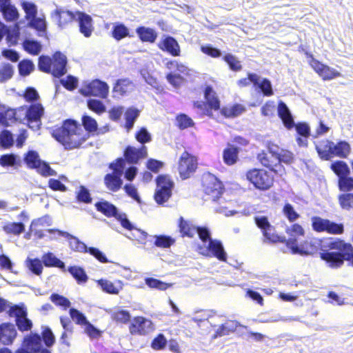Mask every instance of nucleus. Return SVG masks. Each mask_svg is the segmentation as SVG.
<instances>
[{
  "instance_id": "nucleus-16",
  "label": "nucleus",
  "mask_w": 353,
  "mask_h": 353,
  "mask_svg": "<svg viewBox=\"0 0 353 353\" xmlns=\"http://www.w3.org/2000/svg\"><path fill=\"white\" fill-rule=\"evenodd\" d=\"M52 15L55 17L58 26L63 29L72 26L76 21L77 10L72 12L63 8H57L54 10Z\"/></svg>"
},
{
  "instance_id": "nucleus-50",
  "label": "nucleus",
  "mask_w": 353,
  "mask_h": 353,
  "mask_svg": "<svg viewBox=\"0 0 353 353\" xmlns=\"http://www.w3.org/2000/svg\"><path fill=\"white\" fill-rule=\"evenodd\" d=\"M76 200L79 203H90L92 201L89 190L84 186L80 185L76 192Z\"/></svg>"
},
{
  "instance_id": "nucleus-38",
  "label": "nucleus",
  "mask_w": 353,
  "mask_h": 353,
  "mask_svg": "<svg viewBox=\"0 0 353 353\" xmlns=\"http://www.w3.org/2000/svg\"><path fill=\"white\" fill-rule=\"evenodd\" d=\"M23 111V108L21 106L16 109H7L3 112L4 126L7 127L10 123L19 121L21 123V112Z\"/></svg>"
},
{
  "instance_id": "nucleus-33",
  "label": "nucleus",
  "mask_w": 353,
  "mask_h": 353,
  "mask_svg": "<svg viewBox=\"0 0 353 353\" xmlns=\"http://www.w3.org/2000/svg\"><path fill=\"white\" fill-rule=\"evenodd\" d=\"M178 228L182 237L193 238L196 233V225L190 220H185L183 216L178 219Z\"/></svg>"
},
{
  "instance_id": "nucleus-52",
  "label": "nucleus",
  "mask_w": 353,
  "mask_h": 353,
  "mask_svg": "<svg viewBox=\"0 0 353 353\" xmlns=\"http://www.w3.org/2000/svg\"><path fill=\"white\" fill-rule=\"evenodd\" d=\"M129 34V30L128 28L123 23H119L115 25L112 30V35L114 39L117 41H120L123 38L128 37Z\"/></svg>"
},
{
  "instance_id": "nucleus-23",
  "label": "nucleus",
  "mask_w": 353,
  "mask_h": 353,
  "mask_svg": "<svg viewBox=\"0 0 353 353\" xmlns=\"http://www.w3.org/2000/svg\"><path fill=\"white\" fill-rule=\"evenodd\" d=\"M52 219L48 215L43 216L31 223L30 230L37 239H42L44 236L45 228L51 225Z\"/></svg>"
},
{
  "instance_id": "nucleus-49",
  "label": "nucleus",
  "mask_w": 353,
  "mask_h": 353,
  "mask_svg": "<svg viewBox=\"0 0 353 353\" xmlns=\"http://www.w3.org/2000/svg\"><path fill=\"white\" fill-rule=\"evenodd\" d=\"M50 299L55 305L61 307L64 310L70 307L71 305L68 298L57 293H52L50 296Z\"/></svg>"
},
{
  "instance_id": "nucleus-19",
  "label": "nucleus",
  "mask_w": 353,
  "mask_h": 353,
  "mask_svg": "<svg viewBox=\"0 0 353 353\" xmlns=\"http://www.w3.org/2000/svg\"><path fill=\"white\" fill-rule=\"evenodd\" d=\"M147 156V148L145 145H141L138 148L128 145L123 151L125 160L131 164L137 163L140 160L145 159Z\"/></svg>"
},
{
  "instance_id": "nucleus-55",
  "label": "nucleus",
  "mask_w": 353,
  "mask_h": 353,
  "mask_svg": "<svg viewBox=\"0 0 353 353\" xmlns=\"http://www.w3.org/2000/svg\"><path fill=\"white\" fill-rule=\"evenodd\" d=\"M21 6L26 13L25 18L27 20L30 21V19L37 17V9L36 5L34 3L23 1L21 3Z\"/></svg>"
},
{
  "instance_id": "nucleus-9",
  "label": "nucleus",
  "mask_w": 353,
  "mask_h": 353,
  "mask_svg": "<svg viewBox=\"0 0 353 353\" xmlns=\"http://www.w3.org/2000/svg\"><path fill=\"white\" fill-rule=\"evenodd\" d=\"M302 51L304 52L306 57L309 59L308 63L310 67L323 81H330L341 76L340 72L321 63L320 61L315 59L311 52L304 49H302Z\"/></svg>"
},
{
  "instance_id": "nucleus-27",
  "label": "nucleus",
  "mask_w": 353,
  "mask_h": 353,
  "mask_svg": "<svg viewBox=\"0 0 353 353\" xmlns=\"http://www.w3.org/2000/svg\"><path fill=\"white\" fill-rule=\"evenodd\" d=\"M333 141L327 139L320 141L315 145V149L323 161H330L332 159Z\"/></svg>"
},
{
  "instance_id": "nucleus-36",
  "label": "nucleus",
  "mask_w": 353,
  "mask_h": 353,
  "mask_svg": "<svg viewBox=\"0 0 353 353\" xmlns=\"http://www.w3.org/2000/svg\"><path fill=\"white\" fill-rule=\"evenodd\" d=\"M133 82L128 78L118 79L113 86V92L121 96L126 94L134 88Z\"/></svg>"
},
{
  "instance_id": "nucleus-59",
  "label": "nucleus",
  "mask_w": 353,
  "mask_h": 353,
  "mask_svg": "<svg viewBox=\"0 0 353 353\" xmlns=\"http://www.w3.org/2000/svg\"><path fill=\"white\" fill-rule=\"evenodd\" d=\"M69 313L70 317L77 325H85L88 322L85 316L77 309L70 308Z\"/></svg>"
},
{
  "instance_id": "nucleus-30",
  "label": "nucleus",
  "mask_w": 353,
  "mask_h": 353,
  "mask_svg": "<svg viewBox=\"0 0 353 353\" xmlns=\"http://www.w3.org/2000/svg\"><path fill=\"white\" fill-rule=\"evenodd\" d=\"M332 159L338 157L339 159H347L351 154L352 148L350 144L344 140L337 141L336 143L333 142Z\"/></svg>"
},
{
  "instance_id": "nucleus-8",
  "label": "nucleus",
  "mask_w": 353,
  "mask_h": 353,
  "mask_svg": "<svg viewBox=\"0 0 353 353\" xmlns=\"http://www.w3.org/2000/svg\"><path fill=\"white\" fill-rule=\"evenodd\" d=\"M23 108L21 111V123L26 121V123L30 128L39 129L41 125V117L44 114V108L39 103H33L29 106H21Z\"/></svg>"
},
{
  "instance_id": "nucleus-57",
  "label": "nucleus",
  "mask_w": 353,
  "mask_h": 353,
  "mask_svg": "<svg viewBox=\"0 0 353 353\" xmlns=\"http://www.w3.org/2000/svg\"><path fill=\"white\" fill-rule=\"evenodd\" d=\"M341 207L347 210L353 208V193H345L339 196Z\"/></svg>"
},
{
  "instance_id": "nucleus-14",
  "label": "nucleus",
  "mask_w": 353,
  "mask_h": 353,
  "mask_svg": "<svg viewBox=\"0 0 353 353\" xmlns=\"http://www.w3.org/2000/svg\"><path fill=\"white\" fill-rule=\"evenodd\" d=\"M81 93L85 97L93 96L101 99H106L109 93V86L104 81L94 79L83 87Z\"/></svg>"
},
{
  "instance_id": "nucleus-62",
  "label": "nucleus",
  "mask_w": 353,
  "mask_h": 353,
  "mask_svg": "<svg viewBox=\"0 0 353 353\" xmlns=\"http://www.w3.org/2000/svg\"><path fill=\"white\" fill-rule=\"evenodd\" d=\"M42 261L39 259L27 260V265L29 270L36 275H40L43 271Z\"/></svg>"
},
{
  "instance_id": "nucleus-63",
  "label": "nucleus",
  "mask_w": 353,
  "mask_h": 353,
  "mask_svg": "<svg viewBox=\"0 0 353 353\" xmlns=\"http://www.w3.org/2000/svg\"><path fill=\"white\" fill-rule=\"evenodd\" d=\"M125 160L123 158H117L114 161L109 165V168L112 170V172L119 175H122L125 166Z\"/></svg>"
},
{
  "instance_id": "nucleus-42",
  "label": "nucleus",
  "mask_w": 353,
  "mask_h": 353,
  "mask_svg": "<svg viewBox=\"0 0 353 353\" xmlns=\"http://www.w3.org/2000/svg\"><path fill=\"white\" fill-rule=\"evenodd\" d=\"M145 319L143 316H136L129 325V330L131 334H145L146 331L145 329Z\"/></svg>"
},
{
  "instance_id": "nucleus-24",
  "label": "nucleus",
  "mask_w": 353,
  "mask_h": 353,
  "mask_svg": "<svg viewBox=\"0 0 353 353\" xmlns=\"http://www.w3.org/2000/svg\"><path fill=\"white\" fill-rule=\"evenodd\" d=\"M14 325L10 323L0 324V342L3 345H11L17 337Z\"/></svg>"
},
{
  "instance_id": "nucleus-34",
  "label": "nucleus",
  "mask_w": 353,
  "mask_h": 353,
  "mask_svg": "<svg viewBox=\"0 0 353 353\" xmlns=\"http://www.w3.org/2000/svg\"><path fill=\"white\" fill-rule=\"evenodd\" d=\"M121 176L113 172L105 174L104 184L107 189L114 192L119 191L123 185Z\"/></svg>"
},
{
  "instance_id": "nucleus-54",
  "label": "nucleus",
  "mask_w": 353,
  "mask_h": 353,
  "mask_svg": "<svg viewBox=\"0 0 353 353\" xmlns=\"http://www.w3.org/2000/svg\"><path fill=\"white\" fill-rule=\"evenodd\" d=\"M338 187L341 191L350 192L353 190V176L345 175L338 179Z\"/></svg>"
},
{
  "instance_id": "nucleus-41",
  "label": "nucleus",
  "mask_w": 353,
  "mask_h": 353,
  "mask_svg": "<svg viewBox=\"0 0 353 353\" xmlns=\"http://www.w3.org/2000/svg\"><path fill=\"white\" fill-rule=\"evenodd\" d=\"M140 115V110L137 108L130 107L127 108L125 112V124L124 128L129 132L134 126V122Z\"/></svg>"
},
{
  "instance_id": "nucleus-56",
  "label": "nucleus",
  "mask_w": 353,
  "mask_h": 353,
  "mask_svg": "<svg viewBox=\"0 0 353 353\" xmlns=\"http://www.w3.org/2000/svg\"><path fill=\"white\" fill-rule=\"evenodd\" d=\"M41 341H43L47 347H52L55 343V336L51 329L48 327L43 328L41 332Z\"/></svg>"
},
{
  "instance_id": "nucleus-39",
  "label": "nucleus",
  "mask_w": 353,
  "mask_h": 353,
  "mask_svg": "<svg viewBox=\"0 0 353 353\" xmlns=\"http://www.w3.org/2000/svg\"><path fill=\"white\" fill-rule=\"evenodd\" d=\"M41 259L46 267L58 268L63 271H65V263L56 257L52 252H48L43 254Z\"/></svg>"
},
{
  "instance_id": "nucleus-2",
  "label": "nucleus",
  "mask_w": 353,
  "mask_h": 353,
  "mask_svg": "<svg viewBox=\"0 0 353 353\" xmlns=\"http://www.w3.org/2000/svg\"><path fill=\"white\" fill-rule=\"evenodd\" d=\"M327 244L328 250L320 252V258L332 269L341 268L345 261H351L353 266V245L341 239H332Z\"/></svg>"
},
{
  "instance_id": "nucleus-25",
  "label": "nucleus",
  "mask_w": 353,
  "mask_h": 353,
  "mask_svg": "<svg viewBox=\"0 0 353 353\" xmlns=\"http://www.w3.org/2000/svg\"><path fill=\"white\" fill-rule=\"evenodd\" d=\"M21 346L34 353H37L43 349L41 335L31 332L23 338Z\"/></svg>"
},
{
  "instance_id": "nucleus-51",
  "label": "nucleus",
  "mask_w": 353,
  "mask_h": 353,
  "mask_svg": "<svg viewBox=\"0 0 353 353\" xmlns=\"http://www.w3.org/2000/svg\"><path fill=\"white\" fill-rule=\"evenodd\" d=\"M176 125L180 130L193 127L194 122L185 114H179L176 117Z\"/></svg>"
},
{
  "instance_id": "nucleus-28",
  "label": "nucleus",
  "mask_w": 353,
  "mask_h": 353,
  "mask_svg": "<svg viewBox=\"0 0 353 353\" xmlns=\"http://www.w3.org/2000/svg\"><path fill=\"white\" fill-rule=\"evenodd\" d=\"M158 46L163 51L167 52L173 57H179L181 54L180 46L176 40L172 37H167L159 42Z\"/></svg>"
},
{
  "instance_id": "nucleus-20",
  "label": "nucleus",
  "mask_w": 353,
  "mask_h": 353,
  "mask_svg": "<svg viewBox=\"0 0 353 353\" xmlns=\"http://www.w3.org/2000/svg\"><path fill=\"white\" fill-rule=\"evenodd\" d=\"M256 159L262 166L267 168L274 174H278L280 171V169H277L279 165L277 154L262 151L257 154Z\"/></svg>"
},
{
  "instance_id": "nucleus-1",
  "label": "nucleus",
  "mask_w": 353,
  "mask_h": 353,
  "mask_svg": "<svg viewBox=\"0 0 353 353\" xmlns=\"http://www.w3.org/2000/svg\"><path fill=\"white\" fill-rule=\"evenodd\" d=\"M105 128L104 131H101L98 128L97 122L94 118L83 115L81 124L74 119H66L62 121L61 125L54 126L50 131V134L65 150H72L83 148L91 137L109 130L108 126Z\"/></svg>"
},
{
  "instance_id": "nucleus-13",
  "label": "nucleus",
  "mask_w": 353,
  "mask_h": 353,
  "mask_svg": "<svg viewBox=\"0 0 353 353\" xmlns=\"http://www.w3.org/2000/svg\"><path fill=\"white\" fill-rule=\"evenodd\" d=\"M8 314L10 317H15V323L19 331L28 332L32 328V323L27 318V311L23 306L14 305L10 306Z\"/></svg>"
},
{
  "instance_id": "nucleus-15",
  "label": "nucleus",
  "mask_w": 353,
  "mask_h": 353,
  "mask_svg": "<svg viewBox=\"0 0 353 353\" xmlns=\"http://www.w3.org/2000/svg\"><path fill=\"white\" fill-rule=\"evenodd\" d=\"M203 97L205 102V115L213 117V112L221 110V100L211 85H206L203 90Z\"/></svg>"
},
{
  "instance_id": "nucleus-7",
  "label": "nucleus",
  "mask_w": 353,
  "mask_h": 353,
  "mask_svg": "<svg viewBox=\"0 0 353 353\" xmlns=\"http://www.w3.org/2000/svg\"><path fill=\"white\" fill-rule=\"evenodd\" d=\"M156 203L165 205L172 195L174 183L168 174H160L156 177Z\"/></svg>"
},
{
  "instance_id": "nucleus-48",
  "label": "nucleus",
  "mask_w": 353,
  "mask_h": 353,
  "mask_svg": "<svg viewBox=\"0 0 353 353\" xmlns=\"http://www.w3.org/2000/svg\"><path fill=\"white\" fill-rule=\"evenodd\" d=\"M131 316L128 311L119 310L111 314V319L117 323L126 324L130 320Z\"/></svg>"
},
{
  "instance_id": "nucleus-26",
  "label": "nucleus",
  "mask_w": 353,
  "mask_h": 353,
  "mask_svg": "<svg viewBox=\"0 0 353 353\" xmlns=\"http://www.w3.org/2000/svg\"><path fill=\"white\" fill-rule=\"evenodd\" d=\"M0 12L7 21H15L19 17L18 10L11 0H0Z\"/></svg>"
},
{
  "instance_id": "nucleus-21",
  "label": "nucleus",
  "mask_w": 353,
  "mask_h": 353,
  "mask_svg": "<svg viewBox=\"0 0 353 353\" xmlns=\"http://www.w3.org/2000/svg\"><path fill=\"white\" fill-rule=\"evenodd\" d=\"M206 254L205 256L214 257L220 261L226 262L228 256L222 243L217 239L210 240L206 248Z\"/></svg>"
},
{
  "instance_id": "nucleus-64",
  "label": "nucleus",
  "mask_w": 353,
  "mask_h": 353,
  "mask_svg": "<svg viewBox=\"0 0 353 353\" xmlns=\"http://www.w3.org/2000/svg\"><path fill=\"white\" fill-rule=\"evenodd\" d=\"M19 72L21 76H27L34 70V64L32 61L22 60L18 65Z\"/></svg>"
},
{
  "instance_id": "nucleus-32",
  "label": "nucleus",
  "mask_w": 353,
  "mask_h": 353,
  "mask_svg": "<svg viewBox=\"0 0 353 353\" xmlns=\"http://www.w3.org/2000/svg\"><path fill=\"white\" fill-rule=\"evenodd\" d=\"M239 149L228 143L227 147L223 150V161L227 165L231 166L237 163L239 160Z\"/></svg>"
},
{
  "instance_id": "nucleus-3",
  "label": "nucleus",
  "mask_w": 353,
  "mask_h": 353,
  "mask_svg": "<svg viewBox=\"0 0 353 353\" xmlns=\"http://www.w3.org/2000/svg\"><path fill=\"white\" fill-rule=\"evenodd\" d=\"M66 57L60 52H56L51 57L45 55L40 56L38 68L39 70L59 78L66 73Z\"/></svg>"
},
{
  "instance_id": "nucleus-11",
  "label": "nucleus",
  "mask_w": 353,
  "mask_h": 353,
  "mask_svg": "<svg viewBox=\"0 0 353 353\" xmlns=\"http://www.w3.org/2000/svg\"><path fill=\"white\" fill-rule=\"evenodd\" d=\"M256 225L261 230L264 237V241L268 243H283L284 236H279L275 232V228L272 225L265 216H257L254 218Z\"/></svg>"
},
{
  "instance_id": "nucleus-22",
  "label": "nucleus",
  "mask_w": 353,
  "mask_h": 353,
  "mask_svg": "<svg viewBox=\"0 0 353 353\" xmlns=\"http://www.w3.org/2000/svg\"><path fill=\"white\" fill-rule=\"evenodd\" d=\"M239 325L240 324L237 321L227 319L223 323L217 327L210 338L211 339H216L229 335L236 332Z\"/></svg>"
},
{
  "instance_id": "nucleus-35",
  "label": "nucleus",
  "mask_w": 353,
  "mask_h": 353,
  "mask_svg": "<svg viewBox=\"0 0 353 353\" xmlns=\"http://www.w3.org/2000/svg\"><path fill=\"white\" fill-rule=\"evenodd\" d=\"M94 206L98 212L108 218H115L119 213L117 207L107 201L97 202Z\"/></svg>"
},
{
  "instance_id": "nucleus-58",
  "label": "nucleus",
  "mask_w": 353,
  "mask_h": 353,
  "mask_svg": "<svg viewBox=\"0 0 353 353\" xmlns=\"http://www.w3.org/2000/svg\"><path fill=\"white\" fill-rule=\"evenodd\" d=\"M137 33L142 41L152 42L154 40L153 31L149 28L141 26L137 28Z\"/></svg>"
},
{
  "instance_id": "nucleus-60",
  "label": "nucleus",
  "mask_w": 353,
  "mask_h": 353,
  "mask_svg": "<svg viewBox=\"0 0 353 353\" xmlns=\"http://www.w3.org/2000/svg\"><path fill=\"white\" fill-rule=\"evenodd\" d=\"M283 213L290 222H294L300 217L299 214L295 211L294 207L289 203L284 205Z\"/></svg>"
},
{
  "instance_id": "nucleus-12",
  "label": "nucleus",
  "mask_w": 353,
  "mask_h": 353,
  "mask_svg": "<svg viewBox=\"0 0 353 353\" xmlns=\"http://www.w3.org/2000/svg\"><path fill=\"white\" fill-rule=\"evenodd\" d=\"M198 165L197 159L188 151H184L178 161V171L180 177L187 179L196 171Z\"/></svg>"
},
{
  "instance_id": "nucleus-31",
  "label": "nucleus",
  "mask_w": 353,
  "mask_h": 353,
  "mask_svg": "<svg viewBox=\"0 0 353 353\" xmlns=\"http://www.w3.org/2000/svg\"><path fill=\"white\" fill-rule=\"evenodd\" d=\"M244 105L234 103L231 105H224L219 110L220 114L226 119H233L242 114L245 111Z\"/></svg>"
},
{
  "instance_id": "nucleus-44",
  "label": "nucleus",
  "mask_w": 353,
  "mask_h": 353,
  "mask_svg": "<svg viewBox=\"0 0 353 353\" xmlns=\"http://www.w3.org/2000/svg\"><path fill=\"white\" fill-rule=\"evenodd\" d=\"M23 49L31 55H37L42 49L41 43L34 40L26 39L23 43Z\"/></svg>"
},
{
  "instance_id": "nucleus-40",
  "label": "nucleus",
  "mask_w": 353,
  "mask_h": 353,
  "mask_svg": "<svg viewBox=\"0 0 353 353\" xmlns=\"http://www.w3.org/2000/svg\"><path fill=\"white\" fill-rule=\"evenodd\" d=\"M193 321L196 323L197 327L201 330L203 334H210L212 330H214L216 327L215 322L213 321V318L208 319H197L194 318Z\"/></svg>"
},
{
  "instance_id": "nucleus-29",
  "label": "nucleus",
  "mask_w": 353,
  "mask_h": 353,
  "mask_svg": "<svg viewBox=\"0 0 353 353\" xmlns=\"http://www.w3.org/2000/svg\"><path fill=\"white\" fill-rule=\"evenodd\" d=\"M277 110L278 116L281 119L284 126L288 130L292 129L295 125V123L287 105L284 102L280 101L278 104Z\"/></svg>"
},
{
  "instance_id": "nucleus-4",
  "label": "nucleus",
  "mask_w": 353,
  "mask_h": 353,
  "mask_svg": "<svg viewBox=\"0 0 353 353\" xmlns=\"http://www.w3.org/2000/svg\"><path fill=\"white\" fill-rule=\"evenodd\" d=\"M246 179L256 189L266 191L274 183V176L268 171L262 168H251L245 173Z\"/></svg>"
},
{
  "instance_id": "nucleus-6",
  "label": "nucleus",
  "mask_w": 353,
  "mask_h": 353,
  "mask_svg": "<svg viewBox=\"0 0 353 353\" xmlns=\"http://www.w3.org/2000/svg\"><path fill=\"white\" fill-rule=\"evenodd\" d=\"M202 188L208 199L217 201L223 194L224 186L223 183L214 174H203L201 180Z\"/></svg>"
},
{
  "instance_id": "nucleus-45",
  "label": "nucleus",
  "mask_w": 353,
  "mask_h": 353,
  "mask_svg": "<svg viewBox=\"0 0 353 353\" xmlns=\"http://www.w3.org/2000/svg\"><path fill=\"white\" fill-rule=\"evenodd\" d=\"M324 232L330 234L339 235L344 232V225L343 223H338L327 219Z\"/></svg>"
},
{
  "instance_id": "nucleus-43",
  "label": "nucleus",
  "mask_w": 353,
  "mask_h": 353,
  "mask_svg": "<svg viewBox=\"0 0 353 353\" xmlns=\"http://www.w3.org/2000/svg\"><path fill=\"white\" fill-rule=\"evenodd\" d=\"M3 230L8 234L19 235L25 230V225L21 222H11L3 226Z\"/></svg>"
},
{
  "instance_id": "nucleus-47",
  "label": "nucleus",
  "mask_w": 353,
  "mask_h": 353,
  "mask_svg": "<svg viewBox=\"0 0 353 353\" xmlns=\"http://www.w3.org/2000/svg\"><path fill=\"white\" fill-rule=\"evenodd\" d=\"M68 272L72 275L79 284L85 283L88 281V276L82 268L70 266L68 268Z\"/></svg>"
},
{
  "instance_id": "nucleus-18",
  "label": "nucleus",
  "mask_w": 353,
  "mask_h": 353,
  "mask_svg": "<svg viewBox=\"0 0 353 353\" xmlns=\"http://www.w3.org/2000/svg\"><path fill=\"white\" fill-rule=\"evenodd\" d=\"M47 232L50 234H57L59 236L65 237L69 243L70 248L75 252L87 253V245L81 241L77 237L70 234L68 232L58 229H48Z\"/></svg>"
},
{
  "instance_id": "nucleus-61",
  "label": "nucleus",
  "mask_w": 353,
  "mask_h": 353,
  "mask_svg": "<svg viewBox=\"0 0 353 353\" xmlns=\"http://www.w3.org/2000/svg\"><path fill=\"white\" fill-rule=\"evenodd\" d=\"M88 108L92 112L101 114L105 112V106L99 100L89 99L87 101Z\"/></svg>"
},
{
  "instance_id": "nucleus-10",
  "label": "nucleus",
  "mask_w": 353,
  "mask_h": 353,
  "mask_svg": "<svg viewBox=\"0 0 353 353\" xmlns=\"http://www.w3.org/2000/svg\"><path fill=\"white\" fill-rule=\"evenodd\" d=\"M24 162L28 168L35 169L43 176H55L56 171L50 168L46 162L42 161L36 151L30 150L24 156Z\"/></svg>"
},
{
  "instance_id": "nucleus-53",
  "label": "nucleus",
  "mask_w": 353,
  "mask_h": 353,
  "mask_svg": "<svg viewBox=\"0 0 353 353\" xmlns=\"http://www.w3.org/2000/svg\"><path fill=\"white\" fill-rule=\"evenodd\" d=\"M97 283L102 290L106 293L111 294H118L119 292V289L117 288L110 281L101 279L98 280Z\"/></svg>"
},
{
  "instance_id": "nucleus-37",
  "label": "nucleus",
  "mask_w": 353,
  "mask_h": 353,
  "mask_svg": "<svg viewBox=\"0 0 353 353\" xmlns=\"http://www.w3.org/2000/svg\"><path fill=\"white\" fill-rule=\"evenodd\" d=\"M330 170L339 179H341L345 175L351 174L350 169L347 163L342 160H336L333 161L330 165Z\"/></svg>"
},
{
  "instance_id": "nucleus-5",
  "label": "nucleus",
  "mask_w": 353,
  "mask_h": 353,
  "mask_svg": "<svg viewBox=\"0 0 353 353\" xmlns=\"http://www.w3.org/2000/svg\"><path fill=\"white\" fill-rule=\"evenodd\" d=\"M321 242L322 240L320 239L310 237L298 244L296 239H289L286 242V245L292 250L293 254L312 255L317 253Z\"/></svg>"
},
{
  "instance_id": "nucleus-46",
  "label": "nucleus",
  "mask_w": 353,
  "mask_h": 353,
  "mask_svg": "<svg viewBox=\"0 0 353 353\" xmlns=\"http://www.w3.org/2000/svg\"><path fill=\"white\" fill-rule=\"evenodd\" d=\"M223 60L228 65L229 68L232 71L239 72L243 68L241 61L232 54L228 53L225 54Z\"/></svg>"
},
{
  "instance_id": "nucleus-17",
  "label": "nucleus",
  "mask_w": 353,
  "mask_h": 353,
  "mask_svg": "<svg viewBox=\"0 0 353 353\" xmlns=\"http://www.w3.org/2000/svg\"><path fill=\"white\" fill-rule=\"evenodd\" d=\"M76 21H77L80 33L85 38L90 37L94 30L93 20L91 16L83 12L77 10Z\"/></svg>"
}]
</instances>
